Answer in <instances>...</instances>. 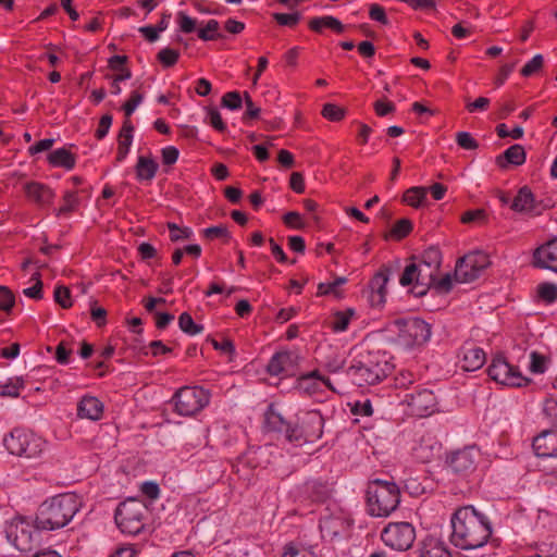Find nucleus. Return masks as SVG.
<instances>
[{
  "label": "nucleus",
  "instance_id": "f257e3e1",
  "mask_svg": "<svg viewBox=\"0 0 557 557\" xmlns=\"http://www.w3.org/2000/svg\"><path fill=\"white\" fill-rule=\"evenodd\" d=\"M451 544L462 550H472L484 546L492 535L488 520L472 506H465L451 517Z\"/></svg>",
  "mask_w": 557,
  "mask_h": 557
},
{
  "label": "nucleus",
  "instance_id": "f03ea898",
  "mask_svg": "<svg viewBox=\"0 0 557 557\" xmlns=\"http://www.w3.org/2000/svg\"><path fill=\"white\" fill-rule=\"evenodd\" d=\"M82 502L74 493L53 496L37 509L35 523L38 530L54 531L67 525L79 511Z\"/></svg>",
  "mask_w": 557,
  "mask_h": 557
},
{
  "label": "nucleus",
  "instance_id": "7ed1b4c3",
  "mask_svg": "<svg viewBox=\"0 0 557 557\" xmlns=\"http://www.w3.org/2000/svg\"><path fill=\"white\" fill-rule=\"evenodd\" d=\"M393 370V364L385 351L371 350L360 354L346 370L348 380L358 387L382 382Z\"/></svg>",
  "mask_w": 557,
  "mask_h": 557
},
{
  "label": "nucleus",
  "instance_id": "20e7f679",
  "mask_svg": "<svg viewBox=\"0 0 557 557\" xmlns=\"http://www.w3.org/2000/svg\"><path fill=\"white\" fill-rule=\"evenodd\" d=\"M441 264V250L436 247H429L422 252L418 263H410L405 268L399 283L403 286L414 283L417 287H421V289L417 292V295L422 296L435 282Z\"/></svg>",
  "mask_w": 557,
  "mask_h": 557
},
{
  "label": "nucleus",
  "instance_id": "39448f33",
  "mask_svg": "<svg viewBox=\"0 0 557 557\" xmlns=\"http://www.w3.org/2000/svg\"><path fill=\"white\" fill-rule=\"evenodd\" d=\"M400 503V490L396 483L372 480L367 487L368 511L372 517H388Z\"/></svg>",
  "mask_w": 557,
  "mask_h": 557
},
{
  "label": "nucleus",
  "instance_id": "423d86ee",
  "mask_svg": "<svg viewBox=\"0 0 557 557\" xmlns=\"http://www.w3.org/2000/svg\"><path fill=\"white\" fill-rule=\"evenodd\" d=\"M3 444L11 455L21 458H38L46 448V441L33 432L24 428L13 429L3 440Z\"/></svg>",
  "mask_w": 557,
  "mask_h": 557
},
{
  "label": "nucleus",
  "instance_id": "0eeeda50",
  "mask_svg": "<svg viewBox=\"0 0 557 557\" xmlns=\"http://www.w3.org/2000/svg\"><path fill=\"white\" fill-rule=\"evenodd\" d=\"M324 419L317 410L306 411L298 416L297 422L292 425L287 441L297 446L314 443L323 434Z\"/></svg>",
  "mask_w": 557,
  "mask_h": 557
},
{
  "label": "nucleus",
  "instance_id": "6e6552de",
  "mask_svg": "<svg viewBox=\"0 0 557 557\" xmlns=\"http://www.w3.org/2000/svg\"><path fill=\"white\" fill-rule=\"evenodd\" d=\"M147 508L137 499H127L121 503L114 515L117 528L124 534L135 536L145 528Z\"/></svg>",
  "mask_w": 557,
  "mask_h": 557
},
{
  "label": "nucleus",
  "instance_id": "1a4fd4ad",
  "mask_svg": "<svg viewBox=\"0 0 557 557\" xmlns=\"http://www.w3.org/2000/svg\"><path fill=\"white\" fill-rule=\"evenodd\" d=\"M174 411L182 417H193L210 401V394L199 386H184L174 394Z\"/></svg>",
  "mask_w": 557,
  "mask_h": 557
},
{
  "label": "nucleus",
  "instance_id": "9d476101",
  "mask_svg": "<svg viewBox=\"0 0 557 557\" xmlns=\"http://www.w3.org/2000/svg\"><path fill=\"white\" fill-rule=\"evenodd\" d=\"M381 539L387 547L397 552H406L412 547L417 539V532L410 522H389L383 529Z\"/></svg>",
  "mask_w": 557,
  "mask_h": 557
},
{
  "label": "nucleus",
  "instance_id": "9b49d317",
  "mask_svg": "<svg viewBox=\"0 0 557 557\" xmlns=\"http://www.w3.org/2000/svg\"><path fill=\"white\" fill-rule=\"evenodd\" d=\"M488 265L490 258L485 252H470L458 260L454 273L455 281L458 283L473 282Z\"/></svg>",
  "mask_w": 557,
  "mask_h": 557
},
{
  "label": "nucleus",
  "instance_id": "f8f14e48",
  "mask_svg": "<svg viewBox=\"0 0 557 557\" xmlns=\"http://www.w3.org/2000/svg\"><path fill=\"white\" fill-rule=\"evenodd\" d=\"M487 373L493 381L507 386L520 387L530 382L517 367L511 366L503 356H496L492 360Z\"/></svg>",
  "mask_w": 557,
  "mask_h": 557
},
{
  "label": "nucleus",
  "instance_id": "ddd939ff",
  "mask_svg": "<svg viewBox=\"0 0 557 557\" xmlns=\"http://www.w3.org/2000/svg\"><path fill=\"white\" fill-rule=\"evenodd\" d=\"M7 537L16 549L27 553L36 547L39 541V533L36 524L33 525L26 520L20 519L9 525Z\"/></svg>",
  "mask_w": 557,
  "mask_h": 557
},
{
  "label": "nucleus",
  "instance_id": "4468645a",
  "mask_svg": "<svg viewBox=\"0 0 557 557\" xmlns=\"http://www.w3.org/2000/svg\"><path fill=\"white\" fill-rule=\"evenodd\" d=\"M396 323L399 326V338L406 346L423 345L431 337V325L420 318L399 320Z\"/></svg>",
  "mask_w": 557,
  "mask_h": 557
},
{
  "label": "nucleus",
  "instance_id": "2eb2a0df",
  "mask_svg": "<svg viewBox=\"0 0 557 557\" xmlns=\"http://www.w3.org/2000/svg\"><path fill=\"white\" fill-rule=\"evenodd\" d=\"M408 412L414 417H428L436 410V397L430 389H421L405 396Z\"/></svg>",
  "mask_w": 557,
  "mask_h": 557
},
{
  "label": "nucleus",
  "instance_id": "dca6fc26",
  "mask_svg": "<svg viewBox=\"0 0 557 557\" xmlns=\"http://www.w3.org/2000/svg\"><path fill=\"white\" fill-rule=\"evenodd\" d=\"M478 458V449L474 447H466L453 453L447 462L454 473L468 475L475 470Z\"/></svg>",
  "mask_w": 557,
  "mask_h": 557
},
{
  "label": "nucleus",
  "instance_id": "f3484780",
  "mask_svg": "<svg viewBox=\"0 0 557 557\" xmlns=\"http://www.w3.org/2000/svg\"><path fill=\"white\" fill-rule=\"evenodd\" d=\"M533 265L557 273V237L537 247L533 252Z\"/></svg>",
  "mask_w": 557,
  "mask_h": 557
},
{
  "label": "nucleus",
  "instance_id": "a211bd4d",
  "mask_svg": "<svg viewBox=\"0 0 557 557\" xmlns=\"http://www.w3.org/2000/svg\"><path fill=\"white\" fill-rule=\"evenodd\" d=\"M26 198L39 207H46L52 203L55 194L46 184L39 182H28L24 185Z\"/></svg>",
  "mask_w": 557,
  "mask_h": 557
},
{
  "label": "nucleus",
  "instance_id": "6ab92c4d",
  "mask_svg": "<svg viewBox=\"0 0 557 557\" xmlns=\"http://www.w3.org/2000/svg\"><path fill=\"white\" fill-rule=\"evenodd\" d=\"M418 557H451V554L444 541L426 535L419 542Z\"/></svg>",
  "mask_w": 557,
  "mask_h": 557
},
{
  "label": "nucleus",
  "instance_id": "aec40b11",
  "mask_svg": "<svg viewBox=\"0 0 557 557\" xmlns=\"http://www.w3.org/2000/svg\"><path fill=\"white\" fill-rule=\"evenodd\" d=\"M532 447L539 457H557V431L542 432L533 440Z\"/></svg>",
  "mask_w": 557,
  "mask_h": 557
},
{
  "label": "nucleus",
  "instance_id": "412c9836",
  "mask_svg": "<svg viewBox=\"0 0 557 557\" xmlns=\"http://www.w3.org/2000/svg\"><path fill=\"white\" fill-rule=\"evenodd\" d=\"M389 280V270L387 268L381 269L370 281V302L372 306H381L385 302L386 285Z\"/></svg>",
  "mask_w": 557,
  "mask_h": 557
},
{
  "label": "nucleus",
  "instance_id": "4be33fe9",
  "mask_svg": "<svg viewBox=\"0 0 557 557\" xmlns=\"http://www.w3.org/2000/svg\"><path fill=\"white\" fill-rule=\"evenodd\" d=\"M486 356L482 348L465 345L460 350V367L465 371H475L483 367Z\"/></svg>",
  "mask_w": 557,
  "mask_h": 557
},
{
  "label": "nucleus",
  "instance_id": "5701e85b",
  "mask_svg": "<svg viewBox=\"0 0 557 557\" xmlns=\"http://www.w3.org/2000/svg\"><path fill=\"white\" fill-rule=\"evenodd\" d=\"M103 414V404L94 396H84L77 405V416L82 419L97 421Z\"/></svg>",
  "mask_w": 557,
  "mask_h": 557
},
{
  "label": "nucleus",
  "instance_id": "b1692460",
  "mask_svg": "<svg viewBox=\"0 0 557 557\" xmlns=\"http://www.w3.org/2000/svg\"><path fill=\"white\" fill-rule=\"evenodd\" d=\"M525 150L521 145H512L504 153L496 157L495 162L500 169H506L508 164L521 165L525 162Z\"/></svg>",
  "mask_w": 557,
  "mask_h": 557
},
{
  "label": "nucleus",
  "instance_id": "393cba45",
  "mask_svg": "<svg viewBox=\"0 0 557 557\" xmlns=\"http://www.w3.org/2000/svg\"><path fill=\"white\" fill-rule=\"evenodd\" d=\"M133 132L134 126L131 120H125L123 122L122 128L117 136V151H116V161L122 162L129 152V148L133 143Z\"/></svg>",
  "mask_w": 557,
  "mask_h": 557
},
{
  "label": "nucleus",
  "instance_id": "a878e982",
  "mask_svg": "<svg viewBox=\"0 0 557 557\" xmlns=\"http://www.w3.org/2000/svg\"><path fill=\"white\" fill-rule=\"evenodd\" d=\"M48 162L54 168H63L72 170L76 164V157L66 148H59L51 151L48 157Z\"/></svg>",
  "mask_w": 557,
  "mask_h": 557
},
{
  "label": "nucleus",
  "instance_id": "bb28decb",
  "mask_svg": "<svg viewBox=\"0 0 557 557\" xmlns=\"http://www.w3.org/2000/svg\"><path fill=\"white\" fill-rule=\"evenodd\" d=\"M159 169L158 163L151 157L139 156L135 172L138 181H152Z\"/></svg>",
  "mask_w": 557,
  "mask_h": 557
},
{
  "label": "nucleus",
  "instance_id": "cd10ccee",
  "mask_svg": "<svg viewBox=\"0 0 557 557\" xmlns=\"http://www.w3.org/2000/svg\"><path fill=\"white\" fill-rule=\"evenodd\" d=\"M308 26L315 33H322L323 28H330L337 34H342L345 30V26L342 22L331 15L313 17L309 21Z\"/></svg>",
  "mask_w": 557,
  "mask_h": 557
},
{
  "label": "nucleus",
  "instance_id": "c85d7f7f",
  "mask_svg": "<svg viewBox=\"0 0 557 557\" xmlns=\"http://www.w3.org/2000/svg\"><path fill=\"white\" fill-rule=\"evenodd\" d=\"M264 422L269 431L284 433L286 438L293 425L272 408L267 411Z\"/></svg>",
  "mask_w": 557,
  "mask_h": 557
},
{
  "label": "nucleus",
  "instance_id": "c756f323",
  "mask_svg": "<svg viewBox=\"0 0 557 557\" xmlns=\"http://www.w3.org/2000/svg\"><path fill=\"white\" fill-rule=\"evenodd\" d=\"M510 207L517 212L532 211L534 208V197L530 188L527 186L520 188Z\"/></svg>",
  "mask_w": 557,
  "mask_h": 557
},
{
  "label": "nucleus",
  "instance_id": "7c9ffc66",
  "mask_svg": "<svg viewBox=\"0 0 557 557\" xmlns=\"http://www.w3.org/2000/svg\"><path fill=\"white\" fill-rule=\"evenodd\" d=\"M428 188L422 186L411 187L403 195V201L412 208H420L426 200Z\"/></svg>",
  "mask_w": 557,
  "mask_h": 557
},
{
  "label": "nucleus",
  "instance_id": "2f4dec72",
  "mask_svg": "<svg viewBox=\"0 0 557 557\" xmlns=\"http://www.w3.org/2000/svg\"><path fill=\"white\" fill-rule=\"evenodd\" d=\"M290 363V355L286 351L276 352L270 359L267 371L270 375H280L282 374L286 366Z\"/></svg>",
  "mask_w": 557,
  "mask_h": 557
},
{
  "label": "nucleus",
  "instance_id": "473e14b6",
  "mask_svg": "<svg viewBox=\"0 0 557 557\" xmlns=\"http://www.w3.org/2000/svg\"><path fill=\"white\" fill-rule=\"evenodd\" d=\"M178 326L187 335L195 336L203 331L201 324L195 323L191 315L188 312H183L178 317Z\"/></svg>",
  "mask_w": 557,
  "mask_h": 557
},
{
  "label": "nucleus",
  "instance_id": "72a5a7b5",
  "mask_svg": "<svg viewBox=\"0 0 557 557\" xmlns=\"http://www.w3.org/2000/svg\"><path fill=\"white\" fill-rule=\"evenodd\" d=\"M354 314L351 309L346 311H337L333 314L331 321V327L334 332H344L347 330L350 319Z\"/></svg>",
  "mask_w": 557,
  "mask_h": 557
},
{
  "label": "nucleus",
  "instance_id": "f704fd0d",
  "mask_svg": "<svg viewBox=\"0 0 557 557\" xmlns=\"http://www.w3.org/2000/svg\"><path fill=\"white\" fill-rule=\"evenodd\" d=\"M412 231V223L409 219H400L398 220L394 226L391 228L388 237L400 240L408 236Z\"/></svg>",
  "mask_w": 557,
  "mask_h": 557
},
{
  "label": "nucleus",
  "instance_id": "c9c22d12",
  "mask_svg": "<svg viewBox=\"0 0 557 557\" xmlns=\"http://www.w3.org/2000/svg\"><path fill=\"white\" fill-rule=\"evenodd\" d=\"M79 200L75 191H66L63 196V205L55 211L58 216L67 215L75 211L78 207Z\"/></svg>",
  "mask_w": 557,
  "mask_h": 557
},
{
  "label": "nucleus",
  "instance_id": "e433bc0d",
  "mask_svg": "<svg viewBox=\"0 0 557 557\" xmlns=\"http://www.w3.org/2000/svg\"><path fill=\"white\" fill-rule=\"evenodd\" d=\"M537 297L546 304H553L557 299V285L549 282L539 284Z\"/></svg>",
  "mask_w": 557,
  "mask_h": 557
},
{
  "label": "nucleus",
  "instance_id": "4c0bfd02",
  "mask_svg": "<svg viewBox=\"0 0 557 557\" xmlns=\"http://www.w3.org/2000/svg\"><path fill=\"white\" fill-rule=\"evenodd\" d=\"M220 24L216 20H209L205 27L198 29V37L201 40H215L221 37Z\"/></svg>",
  "mask_w": 557,
  "mask_h": 557
},
{
  "label": "nucleus",
  "instance_id": "58836bf2",
  "mask_svg": "<svg viewBox=\"0 0 557 557\" xmlns=\"http://www.w3.org/2000/svg\"><path fill=\"white\" fill-rule=\"evenodd\" d=\"M157 59L164 67H172L177 63L180 52L172 48H163L158 52Z\"/></svg>",
  "mask_w": 557,
  "mask_h": 557
},
{
  "label": "nucleus",
  "instance_id": "ea45409f",
  "mask_svg": "<svg viewBox=\"0 0 557 557\" xmlns=\"http://www.w3.org/2000/svg\"><path fill=\"white\" fill-rule=\"evenodd\" d=\"M321 114L329 121L338 122L344 119L345 110L334 103H325L322 108Z\"/></svg>",
  "mask_w": 557,
  "mask_h": 557
},
{
  "label": "nucleus",
  "instance_id": "a19ab883",
  "mask_svg": "<svg viewBox=\"0 0 557 557\" xmlns=\"http://www.w3.org/2000/svg\"><path fill=\"white\" fill-rule=\"evenodd\" d=\"M54 301L60 305L63 309L72 307L71 292L69 287L59 285L55 287L53 293Z\"/></svg>",
  "mask_w": 557,
  "mask_h": 557
},
{
  "label": "nucleus",
  "instance_id": "79ce46f5",
  "mask_svg": "<svg viewBox=\"0 0 557 557\" xmlns=\"http://www.w3.org/2000/svg\"><path fill=\"white\" fill-rule=\"evenodd\" d=\"M15 305V296L7 286H0V310L10 312Z\"/></svg>",
  "mask_w": 557,
  "mask_h": 557
},
{
  "label": "nucleus",
  "instance_id": "37998d69",
  "mask_svg": "<svg viewBox=\"0 0 557 557\" xmlns=\"http://www.w3.org/2000/svg\"><path fill=\"white\" fill-rule=\"evenodd\" d=\"M347 282L346 277H337L335 281L331 283H320L318 285V295L324 296L329 294H334L335 296H339L337 292V287L345 284Z\"/></svg>",
  "mask_w": 557,
  "mask_h": 557
},
{
  "label": "nucleus",
  "instance_id": "c03bdc74",
  "mask_svg": "<svg viewBox=\"0 0 557 557\" xmlns=\"http://www.w3.org/2000/svg\"><path fill=\"white\" fill-rule=\"evenodd\" d=\"M168 230L170 232V239L172 242H178L182 239H188L193 232L188 227H180L177 224L169 222L166 224Z\"/></svg>",
  "mask_w": 557,
  "mask_h": 557
},
{
  "label": "nucleus",
  "instance_id": "a18cd8bd",
  "mask_svg": "<svg viewBox=\"0 0 557 557\" xmlns=\"http://www.w3.org/2000/svg\"><path fill=\"white\" fill-rule=\"evenodd\" d=\"M460 221L465 224H483L486 221V212L483 209L469 210L461 215Z\"/></svg>",
  "mask_w": 557,
  "mask_h": 557
},
{
  "label": "nucleus",
  "instance_id": "49530a36",
  "mask_svg": "<svg viewBox=\"0 0 557 557\" xmlns=\"http://www.w3.org/2000/svg\"><path fill=\"white\" fill-rule=\"evenodd\" d=\"M32 280L35 281V284L30 287L25 288L23 290V294L28 298L39 300L42 298V282L40 280V273H34Z\"/></svg>",
  "mask_w": 557,
  "mask_h": 557
},
{
  "label": "nucleus",
  "instance_id": "de8ad7c7",
  "mask_svg": "<svg viewBox=\"0 0 557 557\" xmlns=\"http://www.w3.org/2000/svg\"><path fill=\"white\" fill-rule=\"evenodd\" d=\"M144 99L143 94L137 90L132 91L129 99L123 104L122 109L126 116V120H129V116L134 113L136 108L141 103Z\"/></svg>",
  "mask_w": 557,
  "mask_h": 557
},
{
  "label": "nucleus",
  "instance_id": "09e8293b",
  "mask_svg": "<svg viewBox=\"0 0 557 557\" xmlns=\"http://www.w3.org/2000/svg\"><path fill=\"white\" fill-rule=\"evenodd\" d=\"M530 371L535 374L544 373L546 370L547 359L545 356L541 355L537 351H532L530 355Z\"/></svg>",
  "mask_w": 557,
  "mask_h": 557
},
{
  "label": "nucleus",
  "instance_id": "8fccbe9b",
  "mask_svg": "<svg viewBox=\"0 0 557 557\" xmlns=\"http://www.w3.org/2000/svg\"><path fill=\"white\" fill-rule=\"evenodd\" d=\"M203 236L208 239H214V238H224L225 242H228L231 239V234L226 226L224 225H215L210 226L203 230Z\"/></svg>",
  "mask_w": 557,
  "mask_h": 557
},
{
  "label": "nucleus",
  "instance_id": "3c124183",
  "mask_svg": "<svg viewBox=\"0 0 557 557\" xmlns=\"http://www.w3.org/2000/svg\"><path fill=\"white\" fill-rule=\"evenodd\" d=\"M544 59L542 54L534 55L522 69L521 75L529 77L540 71L543 66Z\"/></svg>",
  "mask_w": 557,
  "mask_h": 557
},
{
  "label": "nucleus",
  "instance_id": "603ef678",
  "mask_svg": "<svg viewBox=\"0 0 557 557\" xmlns=\"http://www.w3.org/2000/svg\"><path fill=\"white\" fill-rule=\"evenodd\" d=\"M300 14L298 12L295 13H274L273 18L276 21L277 24L282 26H288L294 27L296 26L300 21Z\"/></svg>",
  "mask_w": 557,
  "mask_h": 557
},
{
  "label": "nucleus",
  "instance_id": "864d4df0",
  "mask_svg": "<svg viewBox=\"0 0 557 557\" xmlns=\"http://www.w3.org/2000/svg\"><path fill=\"white\" fill-rule=\"evenodd\" d=\"M544 417L554 425L557 426V400L554 398L545 399L543 404Z\"/></svg>",
  "mask_w": 557,
  "mask_h": 557
},
{
  "label": "nucleus",
  "instance_id": "5fc2aeb1",
  "mask_svg": "<svg viewBox=\"0 0 557 557\" xmlns=\"http://www.w3.org/2000/svg\"><path fill=\"white\" fill-rule=\"evenodd\" d=\"M222 106L230 109V110H237L242 108L243 99L240 97V94L238 91H230L226 92L222 97Z\"/></svg>",
  "mask_w": 557,
  "mask_h": 557
},
{
  "label": "nucleus",
  "instance_id": "6e6d98bb",
  "mask_svg": "<svg viewBox=\"0 0 557 557\" xmlns=\"http://www.w3.org/2000/svg\"><path fill=\"white\" fill-rule=\"evenodd\" d=\"M23 385V381L18 377L15 382L11 381L4 385H0V396L17 397Z\"/></svg>",
  "mask_w": 557,
  "mask_h": 557
},
{
  "label": "nucleus",
  "instance_id": "4d7b16f0",
  "mask_svg": "<svg viewBox=\"0 0 557 557\" xmlns=\"http://www.w3.org/2000/svg\"><path fill=\"white\" fill-rule=\"evenodd\" d=\"M457 144L466 150H474L479 147L478 141L468 132H459L456 135Z\"/></svg>",
  "mask_w": 557,
  "mask_h": 557
},
{
  "label": "nucleus",
  "instance_id": "13d9d810",
  "mask_svg": "<svg viewBox=\"0 0 557 557\" xmlns=\"http://www.w3.org/2000/svg\"><path fill=\"white\" fill-rule=\"evenodd\" d=\"M369 16L372 21L379 22L383 25L388 24V18L386 16L385 10L382 5L373 3L369 8Z\"/></svg>",
  "mask_w": 557,
  "mask_h": 557
},
{
  "label": "nucleus",
  "instance_id": "bf43d9fd",
  "mask_svg": "<svg viewBox=\"0 0 557 557\" xmlns=\"http://www.w3.org/2000/svg\"><path fill=\"white\" fill-rule=\"evenodd\" d=\"M112 124V116L110 114H104L101 116L98 128L96 129L95 136L97 139L101 140L103 139Z\"/></svg>",
  "mask_w": 557,
  "mask_h": 557
},
{
  "label": "nucleus",
  "instance_id": "052dcab7",
  "mask_svg": "<svg viewBox=\"0 0 557 557\" xmlns=\"http://www.w3.org/2000/svg\"><path fill=\"white\" fill-rule=\"evenodd\" d=\"M178 24L183 33L189 34L196 28V20L191 18L184 12H178Z\"/></svg>",
  "mask_w": 557,
  "mask_h": 557
},
{
  "label": "nucleus",
  "instance_id": "680f3d73",
  "mask_svg": "<svg viewBox=\"0 0 557 557\" xmlns=\"http://www.w3.org/2000/svg\"><path fill=\"white\" fill-rule=\"evenodd\" d=\"M395 104L385 99H381L374 102V111L379 116H385L395 112Z\"/></svg>",
  "mask_w": 557,
  "mask_h": 557
},
{
  "label": "nucleus",
  "instance_id": "e2e57ef3",
  "mask_svg": "<svg viewBox=\"0 0 557 557\" xmlns=\"http://www.w3.org/2000/svg\"><path fill=\"white\" fill-rule=\"evenodd\" d=\"M178 149L174 146H168L161 150L162 162L166 165L174 164L178 159Z\"/></svg>",
  "mask_w": 557,
  "mask_h": 557
},
{
  "label": "nucleus",
  "instance_id": "0e129e2a",
  "mask_svg": "<svg viewBox=\"0 0 557 557\" xmlns=\"http://www.w3.org/2000/svg\"><path fill=\"white\" fill-rule=\"evenodd\" d=\"M208 114L209 122L213 128H215L219 132H224L226 129V125L223 122L222 116L216 109L210 108Z\"/></svg>",
  "mask_w": 557,
  "mask_h": 557
},
{
  "label": "nucleus",
  "instance_id": "69168bd1",
  "mask_svg": "<svg viewBox=\"0 0 557 557\" xmlns=\"http://www.w3.org/2000/svg\"><path fill=\"white\" fill-rule=\"evenodd\" d=\"M323 363L330 372L336 373L343 369L345 361L338 355H334L326 357Z\"/></svg>",
  "mask_w": 557,
  "mask_h": 557
},
{
  "label": "nucleus",
  "instance_id": "338daca9",
  "mask_svg": "<svg viewBox=\"0 0 557 557\" xmlns=\"http://www.w3.org/2000/svg\"><path fill=\"white\" fill-rule=\"evenodd\" d=\"M284 223L289 226L297 230L304 228L305 224L301 221V216L296 211H289L283 216Z\"/></svg>",
  "mask_w": 557,
  "mask_h": 557
},
{
  "label": "nucleus",
  "instance_id": "774afa93",
  "mask_svg": "<svg viewBox=\"0 0 557 557\" xmlns=\"http://www.w3.org/2000/svg\"><path fill=\"white\" fill-rule=\"evenodd\" d=\"M289 185L295 193L302 194L305 191V181L301 173L293 172L290 175Z\"/></svg>",
  "mask_w": 557,
  "mask_h": 557
}]
</instances>
